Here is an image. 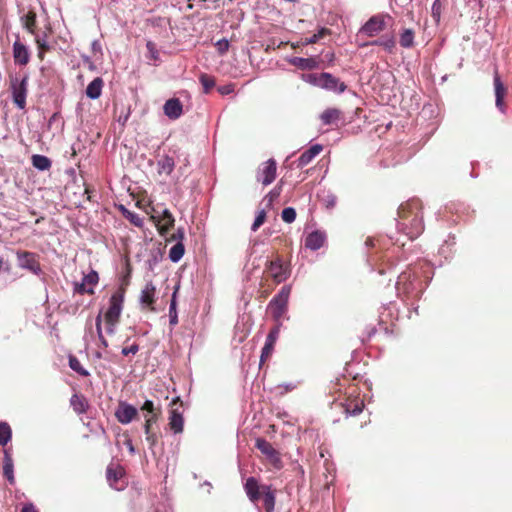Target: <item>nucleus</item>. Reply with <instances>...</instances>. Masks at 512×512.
Segmentation results:
<instances>
[{
    "label": "nucleus",
    "instance_id": "13",
    "mask_svg": "<svg viewBox=\"0 0 512 512\" xmlns=\"http://www.w3.org/2000/svg\"><path fill=\"white\" fill-rule=\"evenodd\" d=\"M156 301V287L155 285L150 281L145 284L143 287L141 294H140V303L142 305V308L149 311L154 312L155 311V304Z\"/></svg>",
    "mask_w": 512,
    "mask_h": 512
},
{
    "label": "nucleus",
    "instance_id": "14",
    "mask_svg": "<svg viewBox=\"0 0 512 512\" xmlns=\"http://www.w3.org/2000/svg\"><path fill=\"white\" fill-rule=\"evenodd\" d=\"M259 170L258 180L267 186L271 184L276 178L277 165L274 159H269L262 164Z\"/></svg>",
    "mask_w": 512,
    "mask_h": 512
},
{
    "label": "nucleus",
    "instance_id": "24",
    "mask_svg": "<svg viewBox=\"0 0 512 512\" xmlns=\"http://www.w3.org/2000/svg\"><path fill=\"white\" fill-rule=\"evenodd\" d=\"M322 150L323 147L320 144H315L311 146L308 150L303 152L301 156L298 158V167L303 168L306 165H308Z\"/></svg>",
    "mask_w": 512,
    "mask_h": 512
},
{
    "label": "nucleus",
    "instance_id": "3",
    "mask_svg": "<svg viewBox=\"0 0 512 512\" xmlns=\"http://www.w3.org/2000/svg\"><path fill=\"white\" fill-rule=\"evenodd\" d=\"M290 293L291 287L284 285L268 304L267 311L271 314L275 322L274 327L281 328L283 324V319L288 311Z\"/></svg>",
    "mask_w": 512,
    "mask_h": 512
},
{
    "label": "nucleus",
    "instance_id": "27",
    "mask_svg": "<svg viewBox=\"0 0 512 512\" xmlns=\"http://www.w3.org/2000/svg\"><path fill=\"white\" fill-rule=\"evenodd\" d=\"M104 81L101 77H96L86 88V95L90 99H98L101 96Z\"/></svg>",
    "mask_w": 512,
    "mask_h": 512
},
{
    "label": "nucleus",
    "instance_id": "50",
    "mask_svg": "<svg viewBox=\"0 0 512 512\" xmlns=\"http://www.w3.org/2000/svg\"><path fill=\"white\" fill-rule=\"evenodd\" d=\"M95 327L98 338H102L103 332H102V314L99 313L95 319Z\"/></svg>",
    "mask_w": 512,
    "mask_h": 512
},
{
    "label": "nucleus",
    "instance_id": "33",
    "mask_svg": "<svg viewBox=\"0 0 512 512\" xmlns=\"http://www.w3.org/2000/svg\"><path fill=\"white\" fill-rule=\"evenodd\" d=\"M292 63L300 69H314L317 66V62L313 58L296 57Z\"/></svg>",
    "mask_w": 512,
    "mask_h": 512
},
{
    "label": "nucleus",
    "instance_id": "46",
    "mask_svg": "<svg viewBox=\"0 0 512 512\" xmlns=\"http://www.w3.org/2000/svg\"><path fill=\"white\" fill-rule=\"evenodd\" d=\"M441 15V3L440 0H435L432 5V17L438 23Z\"/></svg>",
    "mask_w": 512,
    "mask_h": 512
},
{
    "label": "nucleus",
    "instance_id": "26",
    "mask_svg": "<svg viewBox=\"0 0 512 512\" xmlns=\"http://www.w3.org/2000/svg\"><path fill=\"white\" fill-rule=\"evenodd\" d=\"M70 405L77 414H84L89 408L88 401L82 394H73L70 399Z\"/></svg>",
    "mask_w": 512,
    "mask_h": 512
},
{
    "label": "nucleus",
    "instance_id": "8",
    "mask_svg": "<svg viewBox=\"0 0 512 512\" xmlns=\"http://www.w3.org/2000/svg\"><path fill=\"white\" fill-rule=\"evenodd\" d=\"M255 447L265 456L266 460L275 468L281 469L283 464L281 455L273 445L264 438H257L255 440Z\"/></svg>",
    "mask_w": 512,
    "mask_h": 512
},
{
    "label": "nucleus",
    "instance_id": "22",
    "mask_svg": "<svg viewBox=\"0 0 512 512\" xmlns=\"http://www.w3.org/2000/svg\"><path fill=\"white\" fill-rule=\"evenodd\" d=\"M326 236L320 231H313L305 239V247L311 250L320 249L325 242Z\"/></svg>",
    "mask_w": 512,
    "mask_h": 512
},
{
    "label": "nucleus",
    "instance_id": "18",
    "mask_svg": "<svg viewBox=\"0 0 512 512\" xmlns=\"http://www.w3.org/2000/svg\"><path fill=\"white\" fill-rule=\"evenodd\" d=\"M494 87H495L496 106L502 112H504V110H505L504 98L507 93V88L501 81L500 76L497 71H495V74H494Z\"/></svg>",
    "mask_w": 512,
    "mask_h": 512
},
{
    "label": "nucleus",
    "instance_id": "9",
    "mask_svg": "<svg viewBox=\"0 0 512 512\" xmlns=\"http://www.w3.org/2000/svg\"><path fill=\"white\" fill-rule=\"evenodd\" d=\"M16 256L20 268L27 269L35 275L42 272L39 256L36 253L19 250L16 252Z\"/></svg>",
    "mask_w": 512,
    "mask_h": 512
},
{
    "label": "nucleus",
    "instance_id": "11",
    "mask_svg": "<svg viewBox=\"0 0 512 512\" xmlns=\"http://www.w3.org/2000/svg\"><path fill=\"white\" fill-rule=\"evenodd\" d=\"M386 28V22L383 15L372 16L360 29L359 33L368 37L379 35Z\"/></svg>",
    "mask_w": 512,
    "mask_h": 512
},
{
    "label": "nucleus",
    "instance_id": "55",
    "mask_svg": "<svg viewBox=\"0 0 512 512\" xmlns=\"http://www.w3.org/2000/svg\"><path fill=\"white\" fill-rule=\"evenodd\" d=\"M22 512H39L38 509L32 504H25L22 508Z\"/></svg>",
    "mask_w": 512,
    "mask_h": 512
},
{
    "label": "nucleus",
    "instance_id": "5",
    "mask_svg": "<svg viewBox=\"0 0 512 512\" xmlns=\"http://www.w3.org/2000/svg\"><path fill=\"white\" fill-rule=\"evenodd\" d=\"M264 277L272 279L275 285L285 282L291 274V268L282 257L276 255L272 260H268L265 263Z\"/></svg>",
    "mask_w": 512,
    "mask_h": 512
},
{
    "label": "nucleus",
    "instance_id": "56",
    "mask_svg": "<svg viewBox=\"0 0 512 512\" xmlns=\"http://www.w3.org/2000/svg\"><path fill=\"white\" fill-rule=\"evenodd\" d=\"M330 33V30L327 29V28H322L320 29L316 34V36L318 37V39L320 40L321 38H323L324 36L328 35Z\"/></svg>",
    "mask_w": 512,
    "mask_h": 512
},
{
    "label": "nucleus",
    "instance_id": "4",
    "mask_svg": "<svg viewBox=\"0 0 512 512\" xmlns=\"http://www.w3.org/2000/svg\"><path fill=\"white\" fill-rule=\"evenodd\" d=\"M124 301V290L122 288L114 292L109 301V307L104 314V321L107 325V333L112 335L115 332V326L119 322Z\"/></svg>",
    "mask_w": 512,
    "mask_h": 512
},
{
    "label": "nucleus",
    "instance_id": "63",
    "mask_svg": "<svg viewBox=\"0 0 512 512\" xmlns=\"http://www.w3.org/2000/svg\"><path fill=\"white\" fill-rule=\"evenodd\" d=\"M153 46H154V45H153V43H152V42H148V43H147V48H148L149 50H152V49H153Z\"/></svg>",
    "mask_w": 512,
    "mask_h": 512
},
{
    "label": "nucleus",
    "instance_id": "31",
    "mask_svg": "<svg viewBox=\"0 0 512 512\" xmlns=\"http://www.w3.org/2000/svg\"><path fill=\"white\" fill-rule=\"evenodd\" d=\"M175 167L174 159L170 156H164L158 161V172L159 174L170 175Z\"/></svg>",
    "mask_w": 512,
    "mask_h": 512
},
{
    "label": "nucleus",
    "instance_id": "42",
    "mask_svg": "<svg viewBox=\"0 0 512 512\" xmlns=\"http://www.w3.org/2000/svg\"><path fill=\"white\" fill-rule=\"evenodd\" d=\"M281 218L286 223H292L294 222L296 218V211L292 207L284 208L281 213Z\"/></svg>",
    "mask_w": 512,
    "mask_h": 512
},
{
    "label": "nucleus",
    "instance_id": "48",
    "mask_svg": "<svg viewBox=\"0 0 512 512\" xmlns=\"http://www.w3.org/2000/svg\"><path fill=\"white\" fill-rule=\"evenodd\" d=\"M38 48V57L39 59L43 60L44 55L46 52H49L51 50V46L48 44V42L36 44Z\"/></svg>",
    "mask_w": 512,
    "mask_h": 512
},
{
    "label": "nucleus",
    "instance_id": "34",
    "mask_svg": "<svg viewBox=\"0 0 512 512\" xmlns=\"http://www.w3.org/2000/svg\"><path fill=\"white\" fill-rule=\"evenodd\" d=\"M185 248L182 242H177L169 251V258L172 262H178L184 255Z\"/></svg>",
    "mask_w": 512,
    "mask_h": 512
},
{
    "label": "nucleus",
    "instance_id": "15",
    "mask_svg": "<svg viewBox=\"0 0 512 512\" xmlns=\"http://www.w3.org/2000/svg\"><path fill=\"white\" fill-rule=\"evenodd\" d=\"M280 328L273 327L267 338L264 347L262 348V353L260 357V364H263L273 353L274 345L279 337Z\"/></svg>",
    "mask_w": 512,
    "mask_h": 512
},
{
    "label": "nucleus",
    "instance_id": "21",
    "mask_svg": "<svg viewBox=\"0 0 512 512\" xmlns=\"http://www.w3.org/2000/svg\"><path fill=\"white\" fill-rule=\"evenodd\" d=\"M158 417L159 414H153L147 417L145 420L144 432L150 447L155 446L158 440L156 433L152 430V426L158 421Z\"/></svg>",
    "mask_w": 512,
    "mask_h": 512
},
{
    "label": "nucleus",
    "instance_id": "6",
    "mask_svg": "<svg viewBox=\"0 0 512 512\" xmlns=\"http://www.w3.org/2000/svg\"><path fill=\"white\" fill-rule=\"evenodd\" d=\"M306 81L314 86L336 93H343L347 89L344 82H341L339 78L326 72L309 74L307 75Z\"/></svg>",
    "mask_w": 512,
    "mask_h": 512
},
{
    "label": "nucleus",
    "instance_id": "20",
    "mask_svg": "<svg viewBox=\"0 0 512 512\" xmlns=\"http://www.w3.org/2000/svg\"><path fill=\"white\" fill-rule=\"evenodd\" d=\"M13 57L16 64L27 65L30 59V54L27 47L19 40L13 44Z\"/></svg>",
    "mask_w": 512,
    "mask_h": 512
},
{
    "label": "nucleus",
    "instance_id": "17",
    "mask_svg": "<svg viewBox=\"0 0 512 512\" xmlns=\"http://www.w3.org/2000/svg\"><path fill=\"white\" fill-rule=\"evenodd\" d=\"M323 125H337L343 119V112L334 107L325 109L319 116Z\"/></svg>",
    "mask_w": 512,
    "mask_h": 512
},
{
    "label": "nucleus",
    "instance_id": "49",
    "mask_svg": "<svg viewBox=\"0 0 512 512\" xmlns=\"http://www.w3.org/2000/svg\"><path fill=\"white\" fill-rule=\"evenodd\" d=\"M140 347L138 344L134 343L129 347L122 348L121 353L124 356H128L129 354L135 355L139 351Z\"/></svg>",
    "mask_w": 512,
    "mask_h": 512
},
{
    "label": "nucleus",
    "instance_id": "16",
    "mask_svg": "<svg viewBox=\"0 0 512 512\" xmlns=\"http://www.w3.org/2000/svg\"><path fill=\"white\" fill-rule=\"evenodd\" d=\"M163 110L169 119L176 120L183 113V105L178 98H171L165 102Z\"/></svg>",
    "mask_w": 512,
    "mask_h": 512
},
{
    "label": "nucleus",
    "instance_id": "2",
    "mask_svg": "<svg viewBox=\"0 0 512 512\" xmlns=\"http://www.w3.org/2000/svg\"><path fill=\"white\" fill-rule=\"evenodd\" d=\"M244 490L251 502L256 503L263 498L265 511L274 512L276 490L272 489L270 485L259 484L255 477H249L244 484Z\"/></svg>",
    "mask_w": 512,
    "mask_h": 512
},
{
    "label": "nucleus",
    "instance_id": "60",
    "mask_svg": "<svg viewBox=\"0 0 512 512\" xmlns=\"http://www.w3.org/2000/svg\"><path fill=\"white\" fill-rule=\"evenodd\" d=\"M127 445H128V448H129L130 452H131V453H134V447H133V445H132L131 440H128V441H127Z\"/></svg>",
    "mask_w": 512,
    "mask_h": 512
},
{
    "label": "nucleus",
    "instance_id": "36",
    "mask_svg": "<svg viewBox=\"0 0 512 512\" xmlns=\"http://www.w3.org/2000/svg\"><path fill=\"white\" fill-rule=\"evenodd\" d=\"M69 366L70 368L80 374L81 376L87 377L90 375L88 370H86L80 363V361L73 355L69 356Z\"/></svg>",
    "mask_w": 512,
    "mask_h": 512
},
{
    "label": "nucleus",
    "instance_id": "30",
    "mask_svg": "<svg viewBox=\"0 0 512 512\" xmlns=\"http://www.w3.org/2000/svg\"><path fill=\"white\" fill-rule=\"evenodd\" d=\"M415 31L411 28H404L399 34V43L403 48H411L414 45Z\"/></svg>",
    "mask_w": 512,
    "mask_h": 512
},
{
    "label": "nucleus",
    "instance_id": "41",
    "mask_svg": "<svg viewBox=\"0 0 512 512\" xmlns=\"http://www.w3.org/2000/svg\"><path fill=\"white\" fill-rule=\"evenodd\" d=\"M175 296H176V291L173 294V297H172V300H171V303H170V307H169V317H170V324L171 325H176L178 323V316H177V312H176Z\"/></svg>",
    "mask_w": 512,
    "mask_h": 512
},
{
    "label": "nucleus",
    "instance_id": "38",
    "mask_svg": "<svg viewBox=\"0 0 512 512\" xmlns=\"http://www.w3.org/2000/svg\"><path fill=\"white\" fill-rule=\"evenodd\" d=\"M200 83L203 86L204 93H209L211 89L215 86V79L213 76H210L206 73H202L199 76Z\"/></svg>",
    "mask_w": 512,
    "mask_h": 512
},
{
    "label": "nucleus",
    "instance_id": "37",
    "mask_svg": "<svg viewBox=\"0 0 512 512\" xmlns=\"http://www.w3.org/2000/svg\"><path fill=\"white\" fill-rule=\"evenodd\" d=\"M3 475L7 478V480L13 484L15 482L14 473H13V462L12 459L8 456L5 457L3 463Z\"/></svg>",
    "mask_w": 512,
    "mask_h": 512
},
{
    "label": "nucleus",
    "instance_id": "58",
    "mask_svg": "<svg viewBox=\"0 0 512 512\" xmlns=\"http://www.w3.org/2000/svg\"><path fill=\"white\" fill-rule=\"evenodd\" d=\"M98 339H99V341H100V343H101L102 347L106 349V348L108 347V341H107V339L104 337V335L102 336V338H98Z\"/></svg>",
    "mask_w": 512,
    "mask_h": 512
},
{
    "label": "nucleus",
    "instance_id": "44",
    "mask_svg": "<svg viewBox=\"0 0 512 512\" xmlns=\"http://www.w3.org/2000/svg\"><path fill=\"white\" fill-rule=\"evenodd\" d=\"M74 292L78 294H89L93 295L94 290L92 288H88L86 284L82 281L81 283L75 282L74 283Z\"/></svg>",
    "mask_w": 512,
    "mask_h": 512
},
{
    "label": "nucleus",
    "instance_id": "12",
    "mask_svg": "<svg viewBox=\"0 0 512 512\" xmlns=\"http://www.w3.org/2000/svg\"><path fill=\"white\" fill-rule=\"evenodd\" d=\"M115 417L121 424H129L138 417V410L133 405L120 401L115 411Z\"/></svg>",
    "mask_w": 512,
    "mask_h": 512
},
{
    "label": "nucleus",
    "instance_id": "62",
    "mask_svg": "<svg viewBox=\"0 0 512 512\" xmlns=\"http://www.w3.org/2000/svg\"><path fill=\"white\" fill-rule=\"evenodd\" d=\"M406 273H402L400 276H399V282L398 284H400L404 279H406Z\"/></svg>",
    "mask_w": 512,
    "mask_h": 512
},
{
    "label": "nucleus",
    "instance_id": "52",
    "mask_svg": "<svg viewBox=\"0 0 512 512\" xmlns=\"http://www.w3.org/2000/svg\"><path fill=\"white\" fill-rule=\"evenodd\" d=\"M217 46H218V50L221 54H224L225 52H227L228 48H229V42L227 40H221L217 43Z\"/></svg>",
    "mask_w": 512,
    "mask_h": 512
},
{
    "label": "nucleus",
    "instance_id": "53",
    "mask_svg": "<svg viewBox=\"0 0 512 512\" xmlns=\"http://www.w3.org/2000/svg\"><path fill=\"white\" fill-rule=\"evenodd\" d=\"M184 239V230L179 228L174 234L171 236V240H177L178 242H182Z\"/></svg>",
    "mask_w": 512,
    "mask_h": 512
},
{
    "label": "nucleus",
    "instance_id": "40",
    "mask_svg": "<svg viewBox=\"0 0 512 512\" xmlns=\"http://www.w3.org/2000/svg\"><path fill=\"white\" fill-rule=\"evenodd\" d=\"M82 280L88 288H92L94 290V287L98 284L99 276L96 271L92 270L90 273L85 275Z\"/></svg>",
    "mask_w": 512,
    "mask_h": 512
},
{
    "label": "nucleus",
    "instance_id": "64",
    "mask_svg": "<svg viewBox=\"0 0 512 512\" xmlns=\"http://www.w3.org/2000/svg\"><path fill=\"white\" fill-rule=\"evenodd\" d=\"M96 356H97L98 358H101V354H100L99 352L96 354Z\"/></svg>",
    "mask_w": 512,
    "mask_h": 512
},
{
    "label": "nucleus",
    "instance_id": "35",
    "mask_svg": "<svg viewBox=\"0 0 512 512\" xmlns=\"http://www.w3.org/2000/svg\"><path fill=\"white\" fill-rule=\"evenodd\" d=\"M12 436V431L8 423L0 422V445L5 446Z\"/></svg>",
    "mask_w": 512,
    "mask_h": 512
},
{
    "label": "nucleus",
    "instance_id": "59",
    "mask_svg": "<svg viewBox=\"0 0 512 512\" xmlns=\"http://www.w3.org/2000/svg\"><path fill=\"white\" fill-rule=\"evenodd\" d=\"M119 211H121L122 215L124 216L129 210L122 204L118 206Z\"/></svg>",
    "mask_w": 512,
    "mask_h": 512
},
{
    "label": "nucleus",
    "instance_id": "61",
    "mask_svg": "<svg viewBox=\"0 0 512 512\" xmlns=\"http://www.w3.org/2000/svg\"><path fill=\"white\" fill-rule=\"evenodd\" d=\"M180 403V406H182V402L180 401V398L179 397H176L175 399L172 400V405H175L176 403Z\"/></svg>",
    "mask_w": 512,
    "mask_h": 512
},
{
    "label": "nucleus",
    "instance_id": "25",
    "mask_svg": "<svg viewBox=\"0 0 512 512\" xmlns=\"http://www.w3.org/2000/svg\"><path fill=\"white\" fill-rule=\"evenodd\" d=\"M168 425L175 434L181 433L184 425L182 412L178 409H171Z\"/></svg>",
    "mask_w": 512,
    "mask_h": 512
},
{
    "label": "nucleus",
    "instance_id": "51",
    "mask_svg": "<svg viewBox=\"0 0 512 512\" xmlns=\"http://www.w3.org/2000/svg\"><path fill=\"white\" fill-rule=\"evenodd\" d=\"M141 410L149 412L151 415L156 414L154 412V404L151 400H146L141 407Z\"/></svg>",
    "mask_w": 512,
    "mask_h": 512
},
{
    "label": "nucleus",
    "instance_id": "28",
    "mask_svg": "<svg viewBox=\"0 0 512 512\" xmlns=\"http://www.w3.org/2000/svg\"><path fill=\"white\" fill-rule=\"evenodd\" d=\"M23 27L30 33L35 34L37 31V15L34 10H29L21 17Z\"/></svg>",
    "mask_w": 512,
    "mask_h": 512
},
{
    "label": "nucleus",
    "instance_id": "1",
    "mask_svg": "<svg viewBox=\"0 0 512 512\" xmlns=\"http://www.w3.org/2000/svg\"><path fill=\"white\" fill-rule=\"evenodd\" d=\"M422 202L412 198L402 203L398 209V230L410 240L418 238L424 231Z\"/></svg>",
    "mask_w": 512,
    "mask_h": 512
},
{
    "label": "nucleus",
    "instance_id": "23",
    "mask_svg": "<svg viewBox=\"0 0 512 512\" xmlns=\"http://www.w3.org/2000/svg\"><path fill=\"white\" fill-rule=\"evenodd\" d=\"M124 475V470L120 465L111 464L107 467L106 477L112 488L119 490L120 488L117 486V482Z\"/></svg>",
    "mask_w": 512,
    "mask_h": 512
},
{
    "label": "nucleus",
    "instance_id": "39",
    "mask_svg": "<svg viewBox=\"0 0 512 512\" xmlns=\"http://www.w3.org/2000/svg\"><path fill=\"white\" fill-rule=\"evenodd\" d=\"M275 286H276L275 284H272V285L269 284L268 279L266 277H264L262 279V281L260 282V290H259L260 297L267 298L272 293Z\"/></svg>",
    "mask_w": 512,
    "mask_h": 512
},
{
    "label": "nucleus",
    "instance_id": "57",
    "mask_svg": "<svg viewBox=\"0 0 512 512\" xmlns=\"http://www.w3.org/2000/svg\"><path fill=\"white\" fill-rule=\"evenodd\" d=\"M318 40H319V39H318V37L316 36V34H313L310 38H308V39L306 40V42H307L308 44H314V43H316Z\"/></svg>",
    "mask_w": 512,
    "mask_h": 512
},
{
    "label": "nucleus",
    "instance_id": "47",
    "mask_svg": "<svg viewBox=\"0 0 512 512\" xmlns=\"http://www.w3.org/2000/svg\"><path fill=\"white\" fill-rule=\"evenodd\" d=\"M50 32L51 29H48L47 31H44L42 33L36 31L35 34H32L35 37L36 44L48 42L47 38Z\"/></svg>",
    "mask_w": 512,
    "mask_h": 512
},
{
    "label": "nucleus",
    "instance_id": "19",
    "mask_svg": "<svg viewBox=\"0 0 512 512\" xmlns=\"http://www.w3.org/2000/svg\"><path fill=\"white\" fill-rule=\"evenodd\" d=\"M337 405L343 408V411L346 415L352 416L360 414L364 408L363 401L358 398H348L344 402H340Z\"/></svg>",
    "mask_w": 512,
    "mask_h": 512
},
{
    "label": "nucleus",
    "instance_id": "29",
    "mask_svg": "<svg viewBox=\"0 0 512 512\" xmlns=\"http://www.w3.org/2000/svg\"><path fill=\"white\" fill-rule=\"evenodd\" d=\"M368 45H377L381 46L386 50L388 53H394L395 47H396V41L393 36L385 37L382 36L381 38L374 40L368 44H364L363 46Z\"/></svg>",
    "mask_w": 512,
    "mask_h": 512
},
{
    "label": "nucleus",
    "instance_id": "43",
    "mask_svg": "<svg viewBox=\"0 0 512 512\" xmlns=\"http://www.w3.org/2000/svg\"><path fill=\"white\" fill-rule=\"evenodd\" d=\"M124 217L130 221L131 224H133L136 227H142L143 226V220L142 218L130 210L124 215Z\"/></svg>",
    "mask_w": 512,
    "mask_h": 512
},
{
    "label": "nucleus",
    "instance_id": "32",
    "mask_svg": "<svg viewBox=\"0 0 512 512\" xmlns=\"http://www.w3.org/2000/svg\"><path fill=\"white\" fill-rule=\"evenodd\" d=\"M31 161L32 165L40 171L49 170L52 165V162L48 157L39 154L33 155Z\"/></svg>",
    "mask_w": 512,
    "mask_h": 512
},
{
    "label": "nucleus",
    "instance_id": "45",
    "mask_svg": "<svg viewBox=\"0 0 512 512\" xmlns=\"http://www.w3.org/2000/svg\"><path fill=\"white\" fill-rule=\"evenodd\" d=\"M266 219V213L264 210H261L258 215L256 216L254 223L252 224V231H257L258 228L265 222Z\"/></svg>",
    "mask_w": 512,
    "mask_h": 512
},
{
    "label": "nucleus",
    "instance_id": "10",
    "mask_svg": "<svg viewBox=\"0 0 512 512\" xmlns=\"http://www.w3.org/2000/svg\"><path fill=\"white\" fill-rule=\"evenodd\" d=\"M153 212L155 214L151 215V220L157 226L159 234L161 236H165L174 226V217L168 209H164L161 215H158V212L155 209H153Z\"/></svg>",
    "mask_w": 512,
    "mask_h": 512
},
{
    "label": "nucleus",
    "instance_id": "54",
    "mask_svg": "<svg viewBox=\"0 0 512 512\" xmlns=\"http://www.w3.org/2000/svg\"><path fill=\"white\" fill-rule=\"evenodd\" d=\"M218 91L222 95H227L233 91L232 85H225L218 88Z\"/></svg>",
    "mask_w": 512,
    "mask_h": 512
},
{
    "label": "nucleus",
    "instance_id": "7",
    "mask_svg": "<svg viewBox=\"0 0 512 512\" xmlns=\"http://www.w3.org/2000/svg\"><path fill=\"white\" fill-rule=\"evenodd\" d=\"M10 89L14 104L21 110L26 107V96L28 93V76L21 79L17 76H10Z\"/></svg>",
    "mask_w": 512,
    "mask_h": 512
}]
</instances>
